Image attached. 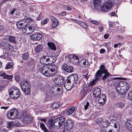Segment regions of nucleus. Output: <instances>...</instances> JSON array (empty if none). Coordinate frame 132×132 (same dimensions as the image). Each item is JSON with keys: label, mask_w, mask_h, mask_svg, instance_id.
Segmentation results:
<instances>
[{"label": "nucleus", "mask_w": 132, "mask_h": 132, "mask_svg": "<svg viewBox=\"0 0 132 132\" xmlns=\"http://www.w3.org/2000/svg\"><path fill=\"white\" fill-rule=\"evenodd\" d=\"M65 120V118L63 116L56 118L55 117H51L50 119V129L54 126L61 127L64 123Z\"/></svg>", "instance_id": "1"}, {"label": "nucleus", "mask_w": 132, "mask_h": 132, "mask_svg": "<svg viewBox=\"0 0 132 132\" xmlns=\"http://www.w3.org/2000/svg\"><path fill=\"white\" fill-rule=\"evenodd\" d=\"M9 95L14 99H16L19 97L20 95V91L16 87H13L9 90Z\"/></svg>", "instance_id": "2"}, {"label": "nucleus", "mask_w": 132, "mask_h": 132, "mask_svg": "<svg viewBox=\"0 0 132 132\" xmlns=\"http://www.w3.org/2000/svg\"><path fill=\"white\" fill-rule=\"evenodd\" d=\"M102 72L104 74L102 75L101 80L103 82H105L106 81H109L111 80L118 79V78L113 77L111 78H109V77L110 76L111 74L108 72L107 69L105 68L104 69L102 70Z\"/></svg>", "instance_id": "3"}, {"label": "nucleus", "mask_w": 132, "mask_h": 132, "mask_svg": "<svg viewBox=\"0 0 132 132\" xmlns=\"http://www.w3.org/2000/svg\"><path fill=\"white\" fill-rule=\"evenodd\" d=\"M73 124L74 122L73 120L71 119H68L64 123V131L72 132L71 129L73 127Z\"/></svg>", "instance_id": "4"}, {"label": "nucleus", "mask_w": 132, "mask_h": 132, "mask_svg": "<svg viewBox=\"0 0 132 132\" xmlns=\"http://www.w3.org/2000/svg\"><path fill=\"white\" fill-rule=\"evenodd\" d=\"M113 5V3L111 0H108L102 6L101 10L103 12H107L111 9Z\"/></svg>", "instance_id": "5"}, {"label": "nucleus", "mask_w": 132, "mask_h": 132, "mask_svg": "<svg viewBox=\"0 0 132 132\" xmlns=\"http://www.w3.org/2000/svg\"><path fill=\"white\" fill-rule=\"evenodd\" d=\"M18 116V111L15 108L9 110L6 114L7 118L11 119H13Z\"/></svg>", "instance_id": "6"}, {"label": "nucleus", "mask_w": 132, "mask_h": 132, "mask_svg": "<svg viewBox=\"0 0 132 132\" xmlns=\"http://www.w3.org/2000/svg\"><path fill=\"white\" fill-rule=\"evenodd\" d=\"M25 21L24 19L19 21L16 23V25L17 28L19 29H22L23 32L25 33L27 31Z\"/></svg>", "instance_id": "7"}, {"label": "nucleus", "mask_w": 132, "mask_h": 132, "mask_svg": "<svg viewBox=\"0 0 132 132\" xmlns=\"http://www.w3.org/2000/svg\"><path fill=\"white\" fill-rule=\"evenodd\" d=\"M78 77L77 75L76 74H74L68 77L66 79V81L73 85L75 84L76 83V81H78Z\"/></svg>", "instance_id": "8"}, {"label": "nucleus", "mask_w": 132, "mask_h": 132, "mask_svg": "<svg viewBox=\"0 0 132 132\" xmlns=\"http://www.w3.org/2000/svg\"><path fill=\"white\" fill-rule=\"evenodd\" d=\"M60 88L57 86H50V94L53 96H60Z\"/></svg>", "instance_id": "9"}, {"label": "nucleus", "mask_w": 132, "mask_h": 132, "mask_svg": "<svg viewBox=\"0 0 132 132\" xmlns=\"http://www.w3.org/2000/svg\"><path fill=\"white\" fill-rule=\"evenodd\" d=\"M65 80V78L59 75L54 79L53 81L57 85H62L64 83Z\"/></svg>", "instance_id": "10"}, {"label": "nucleus", "mask_w": 132, "mask_h": 132, "mask_svg": "<svg viewBox=\"0 0 132 132\" xmlns=\"http://www.w3.org/2000/svg\"><path fill=\"white\" fill-rule=\"evenodd\" d=\"M123 90V92L126 93L129 87V85L126 82L121 81L118 84Z\"/></svg>", "instance_id": "11"}, {"label": "nucleus", "mask_w": 132, "mask_h": 132, "mask_svg": "<svg viewBox=\"0 0 132 132\" xmlns=\"http://www.w3.org/2000/svg\"><path fill=\"white\" fill-rule=\"evenodd\" d=\"M105 68V66L103 65H102L100 66V69L97 71L95 75V76H96L95 79L100 80L101 77H102L103 74L102 70L104 69Z\"/></svg>", "instance_id": "12"}, {"label": "nucleus", "mask_w": 132, "mask_h": 132, "mask_svg": "<svg viewBox=\"0 0 132 132\" xmlns=\"http://www.w3.org/2000/svg\"><path fill=\"white\" fill-rule=\"evenodd\" d=\"M57 67L50 63V77L55 75L57 72Z\"/></svg>", "instance_id": "13"}, {"label": "nucleus", "mask_w": 132, "mask_h": 132, "mask_svg": "<svg viewBox=\"0 0 132 132\" xmlns=\"http://www.w3.org/2000/svg\"><path fill=\"white\" fill-rule=\"evenodd\" d=\"M42 37L41 34L39 32L35 33L31 35L30 38L33 40H40Z\"/></svg>", "instance_id": "14"}, {"label": "nucleus", "mask_w": 132, "mask_h": 132, "mask_svg": "<svg viewBox=\"0 0 132 132\" xmlns=\"http://www.w3.org/2000/svg\"><path fill=\"white\" fill-rule=\"evenodd\" d=\"M36 26V24L35 23L32 24L29 26H28L26 27L27 30L26 31H28L29 34L31 33L35 30Z\"/></svg>", "instance_id": "15"}, {"label": "nucleus", "mask_w": 132, "mask_h": 132, "mask_svg": "<svg viewBox=\"0 0 132 132\" xmlns=\"http://www.w3.org/2000/svg\"><path fill=\"white\" fill-rule=\"evenodd\" d=\"M125 126L129 131H132V118L127 120L126 122Z\"/></svg>", "instance_id": "16"}, {"label": "nucleus", "mask_w": 132, "mask_h": 132, "mask_svg": "<svg viewBox=\"0 0 132 132\" xmlns=\"http://www.w3.org/2000/svg\"><path fill=\"white\" fill-rule=\"evenodd\" d=\"M24 21H25V23H26V27L29 26L31 24H33L35 22V20L32 19L30 17H25L24 19Z\"/></svg>", "instance_id": "17"}, {"label": "nucleus", "mask_w": 132, "mask_h": 132, "mask_svg": "<svg viewBox=\"0 0 132 132\" xmlns=\"http://www.w3.org/2000/svg\"><path fill=\"white\" fill-rule=\"evenodd\" d=\"M62 67L64 70L68 72H71L73 71V68L72 66L67 65L65 64L62 66Z\"/></svg>", "instance_id": "18"}, {"label": "nucleus", "mask_w": 132, "mask_h": 132, "mask_svg": "<svg viewBox=\"0 0 132 132\" xmlns=\"http://www.w3.org/2000/svg\"><path fill=\"white\" fill-rule=\"evenodd\" d=\"M98 102L100 104L104 105L106 101V96L105 94H102L99 96Z\"/></svg>", "instance_id": "19"}, {"label": "nucleus", "mask_w": 132, "mask_h": 132, "mask_svg": "<svg viewBox=\"0 0 132 132\" xmlns=\"http://www.w3.org/2000/svg\"><path fill=\"white\" fill-rule=\"evenodd\" d=\"M29 117L30 116L27 115L26 112H23L22 114L21 118L24 123H28Z\"/></svg>", "instance_id": "20"}, {"label": "nucleus", "mask_w": 132, "mask_h": 132, "mask_svg": "<svg viewBox=\"0 0 132 132\" xmlns=\"http://www.w3.org/2000/svg\"><path fill=\"white\" fill-rule=\"evenodd\" d=\"M20 87L21 89L23 90L25 88L27 87H30L29 82L27 80L22 81L21 82Z\"/></svg>", "instance_id": "21"}, {"label": "nucleus", "mask_w": 132, "mask_h": 132, "mask_svg": "<svg viewBox=\"0 0 132 132\" xmlns=\"http://www.w3.org/2000/svg\"><path fill=\"white\" fill-rule=\"evenodd\" d=\"M101 93V89L99 88H96L94 89L93 92V96L95 97H99Z\"/></svg>", "instance_id": "22"}, {"label": "nucleus", "mask_w": 132, "mask_h": 132, "mask_svg": "<svg viewBox=\"0 0 132 132\" xmlns=\"http://www.w3.org/2000/svg\"><path fill=\"white\" fill-rule=\"evenodd\" d=\"M51 19L52 21V27L53 28L56 27L58 24L59 21L58 20L54 17L51 16Z\"/></svg>", "instance_id": "23"}, {"label": "nucleus", "mask_w": 132, "mask_h": 132, "mask_svg": "<svg viewBox=\"0 0 132 132\" xmlns=\"http://www.w3.org/2000/svg\"><path fill=\"white\" fill-rule=\"evenodd\" d=\"M106 128L105 130H104L103 129L104 128V127H102L101 128V130L102 132H114V128H113L112 127H111V126L110 125L108 126L107 127H105Z\"/></svg>", "instance_id": "24"}, {"label": "nucleus", "mask_w": 132, "mask_h": 132, "mask_svg": "<svg viewBox=\"0 0 132 132\" xmlns=\"http://www.w3.org/2000/svg\"><path fill=\"white\" fill-rule=\"evenodd\" d=\"M117 121L114 120H112L110 122L109 125L116 130H118L117 125Z\"/></svg>", "instance_id": "25"}, {"label": "nucleus", "mask_w": 132, "mask_h": 132, "mask_svg": "<svg viewBox=\"0 0 132 132\" xmlns=\"http://www.w3.org/2000/svg\"><path fill=\"white\" fill-rule=\"evenodd\" d=\"M73 85L70 83L68 82L65 81L64 84V87L65 89L67 90H69L71 89L73 86Z\"/></svg>", "instance_id": "26"}, {"label": "nucleus", "mask_w": 132, "mask_h": 132, "mask_svg": "<svg viewBox=\"0 0 132 132\" xmlns=\"http://www.w3.org/2000/svg\"><path fill=\"white\" fill-rule=\"evenodd\" d=\"M8 40L9 42L11 43H16V37L12 36H8Z\"/></svg>", "instance_id": "27"}, {"label": "nucleus", "mask_w": 132, "mask_h": 132, "mask_svg": "<svg viewBox=\"0 0 132 132\" xmlns=\"http://www.w3.org/2000/svg\"><path fill=\"white\" fill-rule=\"evenodd\" d=\"M50 60L49 58H47V56H43L40 59V63L42 64H47L46 62H47Z\"/></svg>", "instance_id": "28"}, {"label": "nucleus", "mask_w": 132, "mask_h": 132, "mask_svg": "<svg viewBox=\"0 0 132 132\" xmlns=\"http://www.w3.org/2000/svg\"><path fill=\"white\" fill-rule=\"evenodd\" d=\"M49 67L50 64L49 63L48 64H46L45 65L43 66L41 68L39 69V70L43 74L46 69V70H48L49 69Z\"/></svg>", "instance_id": "29"}, {"label": "nucleus", "mask_w": 132, "mask_h": 132, "mask_svg": "<svg viewBox=\"0 0 132 132\" xmlns=\"http://www.w3.org/2000/svg\"><path fill=\"white\" fill-rule=\"evenodd\" d=\"M75 108L74 107H72L66 110V113L69 115L72 114L75 110Z\"/></svg>", "instance_id": "30"}, {"label": "nucleus", "mask_w": 132, "mask_h": 132, "mask_svg": "<svg viewBox=\"0 0 132 132\" xmlns=\"http://www.w3.org/2000/svg\"><path fill=\"white\" fill-rule=\"evenodd\" d=\"M5 48L7 50L12 51L14 50V47L8 43H6L5 46Z\"/></svg>", "instance_id": "31"}, {"label": "nucleus", "mask_w": 132, "mask_h": 132, "mask_svg": "<svg viewBox=\"0 0 132 132\" xmlns=\"http://www.w3.org/2000/svg\"><path fill=\"white\" fill-rule=\"evenodd\" d=\"M76 22L79 24L81 27L84 28H86L87 27V25L84 22H83L77 20H74Z\"/></svg>", "instance_id": "32"}, {"label": "nucleus", "mask_w": 132, "mask_h": 132, "mask_svg": "<svg viewBox=\"0 0 132 132\" xmlns=\"http://www.w3.org/2000/svg\"><path fill=\"white\" fill-rule=\"evenodd\" d=\"M23 92L26 95H29L30 94V87H27L26 88H25L24 89H21Z\"/></svg>", "instance_id": "33"}, {"label": "nucleus", "mask_w": 132, "mask_h": 132, "mask_svg": "<svg viewBox=\"0 0 132 132\" xmlns=\"http://www.w3.org/2000/svg\"><path fill=\"white\" fill-rule=\"evenodd\" d=\"M43 47L42 45H38L35 48V50L37 53L41 52L43 49Z\"/></svg>", "instance_id": "34"}, {"label": "nucleus", "mask_w": 132, "mask_h": 132, "mask_svg": "<svg viewBox=\"0 0 132 132\" xmlns=\"http://www.w3.org/2000/svg\"><path fill=\"white\" fill-rule=\"evenodd\" d=\"M125 105L123 103L119 102H118L115 105L116 107L118 108L122 109Z\"/></svg>", "instance_id": "35"}, {"label": "nucleus", "mask_w": 132, "mask_h": 132, "mask_svg": "<svg viewBox=\"0 0 132 132\" xmlns=\"http://www.w3.org/2000/svg\"><path fill=\"white\" fill-rule=\"evenodd\" d=\"M116 89L117 91L119 93L123 94L126 93L123 92V90L121 87L118 86V85L116 86Z\"/></svg>", "instance_id": "36"}, {"label": "nucleus", "mask_w": 132, "mask_h": 132, "mask_svg": "<svg viewBox=\"0 0 132 132\" xmlns=\"http://www.w3.org/2000/svg\"><path fill=\"white\" fill-rule=\"evenodd\" d=\"M80 63L81 64H83L84 65H82L83 67H86L87 66L88 62L87 60L82 59V60L80 62Z\"/></svg>", "instance_id": "37"}, {"label": "nucleus", "mask_w": 132, "mask_h": 132, "mask_svg": "<svg viewBox=\"0 0 132 132\" xmlns=\"http://www.w3.org/2000/svg\"><path fill=\"white\" fill-rule=\"evenodd\" d=\"M40 126L41 129L43 130L45 132H48V130L45 127L44 124L43 123H40Z\"/></svg>", "instance_id": "38"}, {"label": "nucleus", "mask_w": 132, "mask_h": 132, "mask_svg": "<svg viewBox=\"0 0 132 132\" xmlns=\"http://www.w3.org/2000/svg\"><path fill=\"white\" fill-rule=\"evenodd\" d=\"M109 123L110 122L108 120L106 119H104L102 126L103 127H105L109 125Z\"/></svg>", "instance_id": "39"}, {"label": "nucleus", "mask_w": 132, "mask_h": 132, "mask_svg": "<svg viewBox=\"0 0 132 132\" xmlns=\"http://www.w3.org/2000/svg\"><path fill=\"white\" fill-rule=\"evenodd\" d=\"M50 49L52 51L56 50V47L55 44L51 42H50Z\"/></svg>", "instance_id": "40"}, {"label": "nucleus", "mask_w": 132, "mask_h": 132, "mask_svg": "<svg viewBox=\"0 0 132 132\" xmlns=\"http://www.w3.org/2000/svg\"><path fill=\"white\" fill-rule=\"evenodd\" d=\"M70 60L71 61H73L76 59H77L78 57L74 55L71 54L69 56Z\"/></svg>", "instance_id": "41"}, {"label": "nucleus", "mask_w": 132, "mask_h": 132, "mask_svg": "<svg viewBox=\"0 0 132 132\" xmlns=\"http://www.w3.org/2000/svg\"><path fill=\"white\" fill-rule=\"evenodd\" d=\"M13 65V63L11 62L8 63L5 67V69H8L12 68Z\"/></svg>", "instance_id": "42"}, {"label": "nucleus", "mask_w": 132, "mask_h": 132, "mask_svg": "<svg viewBox=\"0 0 132 132\" xmlns=\"http://www.w3.org/2000/svg\"><path fill=\"white\" fill-rule=\"evenodd\" d=\"M103 120L102 118H99L96 120V122L97 124L101 125H102Z\"/></svg>", "instance_id": "43"}, {"label": "nucleus", "mask_w": 132, "mask_h": 132, "mask_svg": "<svg viewBox=\"0 0 132 132\" xmlns=\"http://www.w3.org/2000/svg\"><path fill=\"white\" fill-rule=\"evenodd\" d=\"M29 56V54L28 53H26L23 54L22 55V58L23 60H27Z\"/></svg>", "instance_id": "44"}, {"label": "nucleus", "mask_w": 132, "mask_h": 132, "mask_svg": "<svg viewBox=\"0 0 132 132\" xmlns=\"http://www.w3.org/2000/svg\"><path fill=\"white\" fill-rule=\"evenodd\" d=\"M60 106V105L58 103H55L52 105L51 107L52 108L55 109L58 108Z\"/></svg>", "instance_id": "45"}, {"label": "nucleus", "mask_w": 132, "mask_h": 132, "mask_svg": "<svg viewBox=\"0 0 132 132\" xmlns=\"http://www.w3.org/2000/svg\"><path fill=\"white\" fill-rule=\"evenodd\" d=\"M94 4V6L100 5L101 3V0H93Z\"/></svg>", "instance_id": "46"}, {"label": "nucleus", "mask_w": 132, "mask_h": 132, "mask_svg": "<svg viewBox=\"0 0 132 132\" xmlns=\"http://www.w3.org/2000/svg\"><path fill=\"white\" fill-rule=\"evenodd\" d=\"M86 94L87 92L84 89L81 90L80 92V94L82 95V97H85Z\"/></svg>", "instance_id": "47"}, {"label": "nucleus", "mask_w": 132, "mask_h": 132, "mask_svg": "<svg viewBox=\"0 0 132 132\" xmlns=\"http://www.w3.org/2000/svg\"><path fill=\"white\" fill-rule=\"evenodd\" d=\"M13 76L12 75H9L5 73L3 78L11 80L13 78Z\"/></svg>", "instance_id": "48"}, {"label": "nucleus", "mask_w": 132, "mask_h": 132, "mask_svg": "<svg viewBox=\"0 0 132 132\" xmlns=\"http://www.w3.org/2000/svg\"><path fill=\"white\" fill-rule=\"evenodd\" d=\"M127 98L128 100L132 101V91H130L128 93Z\"/></svg>", "instance_id": "49"}, {"label": "nucleus", "mask_w": 132, "mask_h": 132, "mask_svg": "<svg viewBox=\"0 0 132 132\" xmlns=\"http://www.w3.org/2000/svg\"><path fill=\"white\" fill-rule=\"evenodd\" d=\"M90 22L91 23L96 25H98L100 24V23L99 22L94 20H90Z\"/></svg>", "instance_id": "50"}, {"label": "nucleus", "mask_w": 132, "mask_h": 132, "mask_svg": "<svg viewBox=\"0 0 132 132\" xmlns=\"http://www.w3.org/2000/svg\"><path fill=\"white\" fill-rule=\"evenodd\" d=\"M55 61L56 59L54 56H50V62H51V63L54 62Z\"/></svg>", "instance_id": "51"}, {"label": "nucleus", "mask_w": 132, "mask_h": 132, "mask_svg": "<svg viewBox=\"0 0 132 132\" xmlns=\"http://www.w3.org/2000/svg\"><path fill=\"white\" fill-rule=\"evenodd\" d=\"M43 75L47 77H49L50 76V73L49 71L48 70H46V69L45 71L44 74Z\"/></svg>", "instance_id": "52"}, {"label": "nucleus", "mask_w": 132, "mask_h": 132, "mask_svg": "<svg viewBox=\"0 0 132 132\" xmlns=\"http://www.w3.org/2000/svg\"><path fill=\"white\" fill-rule=\"evenodd\" d=\"M14 79L17 82H19L20 81V77L19 75L17 74H15L14 76Z\"/></svg>", "instance_id": "53"}, {"label": "nucleus", "mask_w": 132, "mask_h": 132, "mask_svg": "<svg viewBox=\"0 0 132 132\" xmlns=\"http://www.w3.org/2000/svg\"><path fill=\"white\" fill-rule=\"evenodd\" d=\"M49 20V19L48 18H46L45 19L42 21L41 22V23L42 24H46L47 21H48Z\"/></svg>", "instance_id": "54"}, {"label": "nucleus", "mask_w": 132, "mask_h": 132, "mask_svg": "<svg viewBox=\"0 0 132 132\" xmlns=\"http://www.w3.org/2000/svg\"><path fill=\"white\" fill-rule=\"evenodd\" d=\"M100 5H96L95 6H94L95 7L94 8V10H97V11H98L100 9L101 10V7L102 6L100 7Z\"/></svg>", "instance_id": "55"}, {"label": "nucleus", "mask_w": 132, "mask_h": 132, "mask_svg": "<svg viewBox=\"0 0 132 132\" xmlns=\"http://www.w3.org/2000/svg\"><path fill=\"white\" fill-rule=\"evenodd\" d=\"M13 124V122H9L8 123L7 125V128H11Z\"/></svg>", "instance_id": "56"}, {"label": "nucleus", "mask_w": 132, "mask_h": 132, "mask_svg": "<svg viewBox=\"0 0 132 132\" xmlns=\"http://www.w3.org/2000/svg\"><path fill=\"white\" fill-rule=\"evenodd\" d=\"M83 78L84 79V80L87 81L88 79V78L89 77V76L88 75V73H87L85 75H84L83 76Z\"/></svg>", "instance_id": "57"}, {"label": "nucleus", "mask_w": 132, "mask_h": 132, "mask_svg": "<svg viewBox=\"0 0 132 132\" xmlns=\"http://www.w3.org/2000/svg\"><path fill=\"white\" fill-rule=\"evenodd\" d=\"M89 105V102H87L86 104L84 105V109L85 110H86L87 109Z\"/></svg>", "instance_id": "58"}, {"label": "nucleus", "mask_w": 132, "mask_h": 132, "mask_svg": "<svg viewBox=\"0 0 132 132\" xmlns=\"http://www.w3.org/2000/svg\"><path fill=\"white\" fill-rule=\"evenodd\" d=\"M66 14V13L65 12L63 11L61 12L59 14V15H60L62 16H63L65 15Z\"/></svg>", "instance_id": "59"}, {"label": "nucleus", "mask_w": 132, "mask_h": 132, "mask_svg": "<svg viewBox=\"0 0 132 132\" xmlns=\"http://www.w3.org/2000/svg\"><path fill=\"white\" fill-rule=\"evenodd\" d=\"M105 49L103 48H102L100 50V53L101 54H103L105 53Z\"/></svg>", "instance_id": "60"}, {"label": "nucleus", "mask_w": 132, "mask_h": 132, "mask_svg": "<svg viewBox=\"0 0 132 132\" xmlns=\"http://www.w3.org/2000/svg\"><path fill=\"white\" fill-rule=\"evenodd\" d=\"M96 81L95 80H93L90 82V84L91 85H93L94 84H95L96 83Z\"/></svg>", "instance_id": "61"}, {"label": "nucleus", "mask_w": 132, "mask_h": 132, "mask_svg": "<svg viewBox=\"0 0 132 132\" xmlns=\"http://www.w3.org/2000/svg\"><path fill=\"white\" fill-rule=\"evenodd\" d=\"M34 119V117H30V116L29 117V123H30L31 122L32 120Z\"/></svg>", "instance_id": "62"}, {"label": "nucleus", "mask_w": 132, "mask_h": 132, "mask_svg": "<svg viewBox=\"0 0 132 132\" xmlns=\"http://www.w3.org/2000/svg\"><path fill=\"white\" fill-rule=\"evenodd\" d=\"M5 74V73L3 72H0V76L3 77V78L4 77Z\"/></svg>", "instance_id": "63"}, {"label": "nucleus", "mask_w": 132, "mask_h": 132, "mask_svg": "<svg viewBox=\"0 0 132 132\" xmlns=\"http://www.w3.org/2000/svg\"><path fill=\"white\" fill-rule=\"evenodd\" d=\"M98 29L101 32H102L103 30V27L101 26L99 27Z\"/></svg>", "instance_id": "64"}]
</instances>
